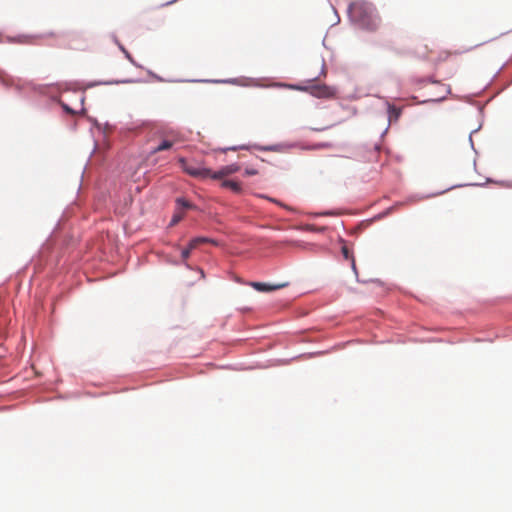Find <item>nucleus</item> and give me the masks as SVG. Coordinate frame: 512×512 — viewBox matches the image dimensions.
<instances>
[{
  "mask_svg": "<svg viewBox=\"0 0 512 512\" xmlns=\"http://www.w3.org/2000/svg\"><path fill=\"white\" fill-rule=\"evenodd\" d=\"M296 142H289V141H283V142H277V143H271L268 144L269 152H278L283 153L288 150H291L295 147H297Z\"/></svg>",
  "mask_w": 512,
  "mask_h": 512,
  "instance_id": "18",
  "label": "nucleus"
},
{
  "mask_svg": "<svg viewBox=\"0 0 512 512\" xmlns=\"http://www.w3.org/2000/svg\"><path fill=\"white\" fill-rule=\"evenodd\" d=\"M334 147V144L330 141H321L317 142L314 145V149L320 150V149H331Z\"/></svg>",
  "mask_w": 512,
  "mask_h": 512,
  "instance_id": "31",
  "label": "nucleus"
},
{
  "mask_svg": "<svg viewBox=\"0 0 512 512\" xmlns=\"http://www.w3.org/2000/svg\"><path fill=\"white\" fill-rule=\"evenodd\" d=\"M145 72L147 73L148 77L156 82H166V83H193V78H165L159 74H157L155 71H153L150 68H146L144 66Z\"/></svg>",
  "mask_w": 512,
  "mask_h": 512,
  "instance_id": "15",
  "label": "nucleus"
},
{
  "mask_svg": "<svg viewBox=\"0 0 512 512\" xmlns=\"http://www.w3.org/2000/svg\"><path fill=\"white\" fill-rule=\"evenodd\" d=\"M175 206L177 209H197V206L195 204L191 203L183 196H178L175 198Z\"/></svg>",
  "mask_w": 512,
  "mask_h": 512,
  "instance_id": "23",
  "label": "nucleus"
},
{
  "mask_svg": "<svg viewBox=\"0 0 512 512\" xmlns=\"http://www.w3.org/2000/svg\"><path fill=\"white\" fill-rule=\"evenodd\" d=\"M85 394L89 397L96 398V397L107 395V392H101V393L86 392Z\"/></svg>",
  "mask_w": 512,
  "mask_h": 512,
  "instance_id": "51",
  "label": "nucleus"
},
{
  "mask_svg": "<svg viewBox=\"0 0 512 512\" xmlns=\"http://www.w3.org/2000/svg\"><path fill=\"white\" fill-rule=\"evenodd\" d=\"M376 97L383 101L388 124L392 125L397 123L403 114L404 108L395 106L386 96L377 94Z\"/></svg>",
  "mask_w": 512,
  "mask_h": 512,
  "instance_id": "10",
  "label": "nucleus"
},
{
  "mask_svg": "<svg viewBox=\"0 0 512 512\" xmlns=\"http://www.w3.org/2000/svg\"><path fill=\"white\" fill-rule=\"evenodd\" d=\"M172 142L168 139H162L158 142V144L154 147L151 148L149 154L150 155H153L157 152H160V151H163V150H166L170 147H172Z\"/></svg>",
  "mask_w": 512,
  "mask_h": 512,
  "instance_id": "24",
  "label": "nucleus"
},
{
  "mask_svg": "<svg viewBox=\"0 0 512 512\" xmlns=\"http://www.w3.org/2000/svg\"><path fill=\"white\" fill-rule=\"evenodd\" d=\"M324 65H325V61H324V58H322V67H321V71H320V74L323 72L324 70Z\"/></svg>",
  "mask_w": 512,
  "mask_h": 512,
  "instance_id": "60",
  "label": "nucleus"
},
{
  "mask_svg": "<svg viewBox=\"0 0 512 512\" xmlns=\"http://www.w3.org/2000/svg\"><path fill=\"white\" fill-rule=\"evenodd\" d=\"M316 81V77L307 79L303 82H295V83H288V82H276L272 85V87L277 89H287V90H293V91H300L305 92L310 95V89L311 83Z\"/></svg>",
  "mask_w": 512,
  "mask_h": 512,
  "instance_id": "12",
  "label": "nucleus"
},
{
  "mask_svg": "<svg viewBox=\"0 0 512 512\" xmlns=\"http://www.w3.org/2000/svg\"><path fill=\"white\" fill-rule=\"evenodd\" d=\"M68 129L72 132H76L78 130V122L73 121L68 123Z\"/></svg>",
  "mask_w": 512,
  "mask_h": 512,
  "instance_id": "48",
  "label": "nucleus"
},
{
  "mask_svg": "<svg viewBox=\"0 0 512 512\" xmlns=\"http://www.w3.org/2000/svg\"><path fill=\"white\" fill-rule=\"evenodd\" d=\"M150 80L142 77L138 78H121V79H95V80H80L77 85L79 91L85 92L87 89H92L97 86H111L119 84H134V83H148Z\"/></svg>",
  "mask_w": 512,
  "mask_h": 512,
  "instance_id": "6",
  "label": "nucleus"
},
{
  "mask_svg": "<svg viewBox=\"0 0 512 512\" xmlns=\"http://www.w3.org/2000/svg\"><path fill=\"white\" fill-rule=\"evenodd\" d=\"M48 47H51V48H65L66 46L60 42V41H55L53 43H49L47 44Z\"/></svg>",
  "mask_w": 512,
  "mask_h": 512,
  "instance_id": "46",
  "label": "nucleus"
},
{
  "mask_svg": "<svg viewBox=\"0 0 512 512\" xmlns=\"http://www.w3.org/2000/svg\"><path fill=\"white\" fill-rule=\"evenodd\" d=\"M242 284L252 287L255 291H257L259 293H264V294L271 293V282L247 281V282H243Z\"/></svg>",
  "mask_w": 512,
  "mask_h": 512,
  "instance_id": "20",
  "label": "nucleus"
},
{
  "mask_svg": "<svg viewBox=\"0 0 512 512\" xmlns=\"http://www.w3.org/2000/svg\"><path fill=\"white\" fill-rule=\"evenodd\" d=\"M180 167L181 169L191 176H200L199 167L200 163H192L185 160V158H180Z\"/></svg>",
  "mask_w": 512,
  "mask_h": 512,
  "instance_id": "19",
  "label": "nucleus"
},
{
  "mask_svg": "<svg viewBox=\"0 0 512 512\" xmlns=\"http://www.w3.org/2000/svg\"><path fill=\"white\" fill-rule=\"evenodd\" d=\"M196 246H191V239L188 242L187 248H190V251L194 249Z\"/></svg>",
  "mask_w": 512,
  "mask_h": 512,
  "instance_id": "59",
  "label": "nucleus"
},
{
  "mask_svg": "<svg viewBox=\"0 0 512 512\" xmlns=\"http://www.w3.org/2000/svg\"><path fill=\"white\" fill-rule=\"evenodd\" d=\"M245 145H246L245 149L252 148V149H255V150L261 151V152H269L268 144L263 145L260 143H249V144H245Z\"/></svg>",
  "mask_w": 512,
  "mask_h": 512,
  "instance_id": "29",
  "label": "nucleus"
},
{
  "mask_svg": "<svg viewBox=\"0 0 512 512\" xmlns=\"http://www.w3.org/2000/svg\"><path fill=\"white\" fill-rule=\"evenodd\" d=\"M510 32H512V29H510V30H507V31H505V32L500 33V34H499V36H495V37H493V38H491V39H488V40L483 41V42H481V43L475 44V45H473V46H470V47H468V48H465V49H464V50H462V51H459V52L457 51V52H455V53H456V54H461V53H464V52H469V51H471V50H473V49H475V48H477V47H479V46H482V45H484V44H486V43H489V42H491V41H494V40H496L497 38H499V37H501V36H503V35H506V34H508V33H510Z\"/></svg>",
  "mask_w": 512,
  "mask_h": 512,
  "instance_id": "25",
  "label": "nucleus"
},
{
  "mask_svg": "<svg viewBox=\"0 0 512 512\" xmlns=\"http://www.w3.org/2000/svg\"><path fill=\"white\" fill-rule=\"evenodd\" d=\"M331 210H323V211H319V212H312V213H309V217L311 218H317V217H321V216H328V215H331Z\"/></svg>",
  "mask_w": 512,
  "mask_h": 512,
  "instance_id": "35",
  "label": "nucleus"
},
{
  "mask_svg": "<svg viewBox=\"0 0 512 512\" xmlns=\"http://www.w3.org/2000/svg\"><path fill=\"white\" fill-rule=\"evenodd\" d=\"M244 79L252 80V78H246V77H231V78H193L192 81H193V83L229 84V85L247 87V84L242 82Z\"/></svg>",
  "mask_w": 512,
  "mask_h": 512,
  "instance_id": "11",
  "label": "nucleus"
},
{
  "mask_svg": "<svg viewBox=\"0 0 512 512\" xmlns=\"http://www.w3.org/2000/svg\"><path fill=\"white\" fill-rule=\"evenodd\" d=\"M477 111H478V115H479V118H480V122H479V125L473 129L470 133H469V136H468V141H469V144H470V148L471 150L475 153V155H478L479 152L478 150L476 149L475 147V144H474V141H473V138H472V135L477 133L483 126V122H484V116H485V113H484V107L483 106H478L477 107Z\"/></svg>",
  "mask_w": 512,
  "mask_h": 512,
  "instance_id": "17",
  "label": "nucleus"
},
{
  "mask_svg": "<svg viewBox=\"0 0 512 512\" xmlns=\"http://www.w3.org/2000/svg\"><path fill=\"white\" fill-rule=\"evenodd\" d=\"M77 32L74 30H49L42 33H18L16 35L7 36L6 42L9 44H36L32 40L46 39V38H70L75 37Z\"/></svg>",
  "mask_w": 512,
  "mask_h": 512,
  "instance_id": "5",
  "label": "nucleus"
},
{
  "mask_svg": "<svg viewBox=\"0 0 512 512\" xmlns=\"http://www.w3.org/2000/svg\"><path fill=\"white\" fill-rule=\"evenodd\" d=\"M168 262H169L170 264L174 265V266H181V265H184L187 269L192 270L191 265H190L188 262L183 261V260H181V259H170Z\"/></svg>",
  "mask_w": 512,
  "mask_h": 512,
  "instance_id": "33",
  "label": "nucleus"
},
{
  "mask_svg": "<svg viewBox=\"0 0 512 512\" xmlns=\"http://www.w3.org/2000/svg\"><path fill=\"white\" fill-rule=\"evenodd\" d=\"M200 243H210L213 245L218 244V242L215 238L207 236V235H196L191 238V246H196Z\"/></svg>",
  "mask_w": 512,
  "mask_h": 512,
  "instance_id": "22",
  "label": "nucleus"
},
{
  "mask_svg": "<svg viewBox=\"0 0 512 512\" xmlns=\"http://www.w3.org/2000/svg\"><path fill=\"white\" fill-rule=\"evenodd\" d=\"M257 174H258V170L254 167H246L242 173V175L244 177H251V176H255Z\"/></svg>",
  "mask_w": 512,
  "mask_h": 512,
  "instance_id": "34",
  "label": "nucleus"
},
{
  "mask_svg": "<svg viewBox=\"0 0 512 512\" xmlns=\"http://www.w3.org/2000/svg\"><path fill=\"white\" fill-rule=\"evenodd\" d=\"M310 96L317 99H331L337 96L338 87L336 85L329 84H321V83H311Z\"/></svg>",
  "mask_w": 512,
  "mask_h": 512,
  "instance_id": "9",
  "label": "nucleus"
},
{
  "mask_svg": "<svg viewBox=\"0 0 512 512\" xmlns=\"http://www.w3.org/2000/svg\"><path fill=\"white\" fill-rule=\"evenodd\" d=\"M389 49L397 55H408L411 53V51L407 49H398L395 47H390Z\"/></svg>",
  "mask_w": 512,
  "mask_h": 512,
  "instance_id": "40",
  "label": "nucleus"
},
{
  "mask_svg": "<svg viewBox=\"0 0 512 512\" xmlns=\"http://www.w3.org/2000/svg\"><path fill=\"white\" fill-rule=\"evenodd\" d=\"M190 253H191L190 248L185 247V248L181 249L180 256L182 259H186L190 255Z\"/></svg>",
  "mask_w": 512,
  "mask_h": 512,
  "instance_id": "45",
  "label": "nucleus"
},
{
  "mask_svg": "<svg viewBox=\"0 0 512 512\" xmlns=\"http://www.w3.org/2000/svg\"><path fill=\"white\" fill-rule=\"evenodd\" d=\"M349 109L351 110V113H352V115H354V116L358 113V109H357V107H355V106H352V107H350Z\"/></svg>",
  "mask_w": 512,
  "mask_h": 512,
  "instance_id": "57",
  "label": "nucleus"
},
{
  "mask_svg": "<svg viewBox=\"0 0 512 512\" xmlns=\"http://www.w3.org/2000/svg\"><path fill=\"white\" fill-rule=\"evenodd\" d=\"M241 164L238 162H232L226 165L220 166L212 175V179H218L226 175H230L240 171Z\"/></svg>",
  "mask_w": 512,
  "mask_h": 512,
  "instance_id": "16",
  "label": "nucleus"
},
{
  "mask_svg": "<svg viewBox=\"0 0 512 512\" xmlns=\"http://www.w3.org/2000/svg\"><path fill=\"white\" fill-rule=\"evenodd\" d=\"M390 126H391V125H389V124H388V125L386 126V128H385V129L380 133V135H379V138H380V139H382V138L387 134V132H388L389 127H390Z\"/></svg>",
  "mask_w": 512,
  "mask_h": 512,
  "instance_id": "54",
  "label": "nucleus"
},
{
  "mask_svg": "<svg viewBox=\"0 0 512 512\" xmlns=\"http://www.w3.org/2000/svg\"><path fill=\"white\" fill-rule=\"evenodd\" d=\"M410 81L413 84L419 85V86H422V85H425V84H436V85H441L442 87L445 88V94L444 95L439 96V97H435V98H426V99L420 100V101H418L419 105L440 104L443 101H445L447 95L451 94V86L440 83V81L437 80L432 75H430V76H417V75H413V76H411Z\"/></svg>",
  "mask_w": 512,
  "mask_h": 512,
  "instance_id": "7",
  "label": "nucleus"
},
{
  "mask_svg": "<svg viewBox=\"0 0 512 512\" xmlns=\"http://www.w3.org/2000/svg\"><path fill=\"white\" fill-rule=\"evenodd\" d=\"M109 37L111 41L117 46L119 51L123 54L124 58L135 68L138 69H144V66L139 63L133 55L129 52V50L122 44V42L119 40L118 36L115 32H110Z\"/></svg>",
  "mask_w": 512,
  "mask_h": 512,
  "instance_id": "13",
  "label": "nucleus"
},
{
  "mask_svg": "<svg viewBox=\"0 0 512 512\" xmlns=\"http://www.w3.org/2000/svg\"><path fill=\"white\" fill-rule=\"evenodd\" d=\"M71 272V266L68 259L64 258L59 252L52 251L45 260V266L42 275L41 287L47 293L49 303H45L37 315V322L42 323L46 327H50L53 323L51 315V307L55 300L65 290V282L67 276Z\"/></svg>",
  "mask_w": 512,
  "mask_h": 512,
  "instance_id": "1",
  "label": "nucleus"
},
{
  "mask_svg": "<svg viewBox=\"0 0 512 512\" xmlns=\"http://www.w3.org/2000/svg\"><path fill=\"white\" fill-rule=\"evenodd\" d=\"M360 98V95L357 93V89H355L352 93L346 96L348 101H356Z\"/></svg>",
  "mask_w": 512,
  "mask_h": 512,
  "instance_id": "42",
  "label": "nucleus"
},
{
  "mask_svg": "<svg viewBox=\"0 0 512 512\" xmlns=\"http://www.w3.org/2000/svg\"><path fill=\"white\" fill-rule=\"evenodd\" d=\"M473 167H474V171H475L476 173H478V171H477V163H476V159H474V160H473Z\"/></svg>",
  "mask_w": 512,
  "mask_h": 512,
  "instance_id": "58",
  "label": "nucleus"
},
{
  "mask_svg": "<svg viewBox=\"0 0 512 512\" xmlns=\"http://www.w3.org/2000/svg\"><path fill=\"white\" fill-rule=\"evenodd\" d=\"M245 148H246V145L245 144H241V145L222 147V148H219V150L221 152H227L229 150H237V149H245Z\"/></svg>",
  "mask_w": 512,
  "mask_h": 512,
  "instance_id": "38",
  "label": "nucleus"
},
{
  "mask_svg": "<svg viewBox=\"0 0 512 512\" xmlns=\"http://www.w3.org/2000/svg\"><path fill=\"white\" fill-rule=\"evenodd\" d=\"M179 0H169V1H166L164 3H161L157 6V8H164V7H167V6H170L176 2H178Z\"/></svg>",
  "mask_w": 512,
  "mask_h": 512,
  "instance_id": "50",
  "label": "nucleus"
},
{
  "mask_svg": "<svg viewBox=\"0 0 512 512\" xmlns=\"http://www.w3.org/2000/svg\"><path fill=\"white\" fill-rule=\"evenodd\" d=\"M220 368L221 369H228V370H235V371L245 369L242 366L239 367V365H237V364H225V365H221Z\"/></svg>",
  "mask_w": 512,
  "mask_h": 512,
  "instance_id": "39",
  "label": "nucleus"
},
{
  "mask_svg": "<svg viewBox=\"0 0 512 512\" xmlns=\"http://www.w3.org/2000/svg\"><path fill=\"white\" fill-rule=\"evenodd\" d=\"M80 83V80H65L43 84L35 83V86H44V89L42 91L44 92L43 94H58L61 97L66 92H78L79 88L77 87V85H79Z\"/></svg>",
  "mask_w": 512,
  "mask_h": 512,
  "instance_id": "8",
  "label": "nucleus"
},
{
  "mask_svg": "<svg viewBox=\"0 0 512 512\" xmlns=\"http://www.w3.org/2000/svg\"><path fill=\"white\" fill-rule=\"evenodd\" d=\"M380 149H381V145H380V143H379V142H375V143L373 144V150H374V151H379Z\"/></svg>",
  "mask_w": 512,
  "mask_h": 512,
  "instance_id": "56",
  "label": "nucleus"
},
{
  "mask_svg": "<svg viewBox=\"0 0 512 512\" xmlns=\"http://www.w3.org/2000/svg\"><path fill=\"white\" fill-rule=\"evenodd\" d=\"M221 186L223 188H229L234 192H240V190H241L240 184L238 182H236L234 180H230V179H226V180L222 181Z\"/></svg>",
  "mask_w": 512,
  "mask_h": 512,
  "instance_id": "26",
  "label": "nucleus"
},
{
  "mask_svg": "<svg viewBox=\"0 0 512 512\" xmlns=\"http://www.w3.org/2000/svg\"><path fill=\"white\" fill-rule=\"evenodd\" d=\"M356 281L358 283H363V284H367V283H375L377 284L378 286H384V282L380 279V278H369V279H364V278H360L359 275L356 276Z\"/></svg>",
  "mask_w": 512,
  "mask_h": 512,
  "instance_id": "28",
  "label": "nucleus"
},
{
  "mask_svg": "<svg viewBox=\"0 0 512 512\" xmlns=\"http://www.w3.org/2000/svg\"><path fill=\"white\" fill-rule=\"evenodd\" d=\"M255 87H259V88H267L268 86L266 85H261V84H256Z\"/></svg>",
  "mask_w": 512,
  "mask_h": 512,
  "instance_id": "62",
  "label": "nucleus"
},
{
  "mask_svg": "<svg viewBox=\"0 0 512 512\" xmlns=\"http://www.w3.org/2000/svg\"><path fill=\"white\" fill-rule=\"evenodd\" d=\"M336 125H337L336 123H333V124H330V125H327L324 127H309L308 129L313 132H323V131L333 128Z\"/></svg>",
  "mask_w": 512,
  "mask_h": 512,
  "instance_id": "36",
  "label": "nucleus"
},
{
  "mask_svg": "<svg viewBox=\"0 0 512 512\" xmlns=\"http://www.w3.org/2000/svg\"><path fill=\"white\" fill-rule=\"evenodd\" d=\"M182 216L178 213H174L170 219L169 226L177 224L181 220Z\"/></svg>",
  "mask_w": 512,
  "mask_h": 512,
  "instance_id": "41",
  "label": "nucleus"
},
{
  "mask_svg": "<svg viewBox=\"0 0 512 512\" xmlns=\"http://www.w3.org/2000/svg\"><path fill=\"white\" fill-rule=\"evenodd\" d=\"M325 353H326V351H315V352L301 353V354H298V355L293 356L291 358L281 359L280 361L282 363H284V364H289L290 362H292L293 360H296V359L313 358L315 356L323 355Z\"/></svg>",
  "mask_w": 512,
  "mask_h": 512,
  "instance_id": "21",
  "label": "nucleus"
},
{
  "mask_svg": "<svg viewBox=\"0 0 512 512\" xmlns=\"http://www.w3.org/2000/svg\"><path fill=\"white\" fill-rule=\"evenodd\" d=\"M290 285V282L289 281H285V282H279V283H272L271 282V293L277 291V290H280V289H283V288H286Z\"/></svg>",
  "mask_w": 512,
  "mask_h": 512,
  "instance_id": "32",
  "label": "nucleus"
},
{
  "mask_svg": "<svg viewBox=\"0 0 512 512\" xmlns=\"http://www.w3.org/2000/svg\"><path fill=\"white\" fill-rule=\"evenodd\" d=\"M506 65V62H504L498 69L497 71L492 75V77L489 79V81L484 85V87L480 90L483 91L485 90L489 85L490 83L494 80V78L498 75V73L503 69V67Z\"/></svg>",
  "mask_w": 512,
  "mask_h": 512,
  "instance_id": "37",
  "label": "nucleus"
},
{
  "mask_svg": "<svg viewBox=\"0 0 512 512\" xmlns=\"http://www.w3.org/2000/svg\"><path fill=\"white\" fill-rule=\"evenodd\" d=\"M340 106L342 107V109H349V108H350V106H348V105H344V104H342V103H340Z\"/></svg>",
  "mask_w": 512,
  "mask_h": 512,
  "instance_id": "61",
  "label": "nucleus"
},
{
  "mask_svg": "<svg viewBox=\"0 0 512 512\" xmlns=\"http://www.w3.org/2000/svg\"><path fill=\"white\" fill-rule=\"evenodd\" d=\"M0 83L7 89H14L18 96L40 111L50 112L55 106H59L64 114H78V111L70 104L64 102L60 98V95L43 94L44 86H35V82L33 81L16 83V81L11 78L9 80L2 79Z\"/></svg>",
  "mask_w": 512,
  "mask_h": 512,
  "instance_id": "2",
  "label": "nucleus"
},
{
  "mask_svg": "<svg viewBox=\"0 0 512 512\" xmlns=\"http://www.w3.org/2000/svg\"><path fill=\"white\" fill-rule=\"evenodd\" d=\"M501 317H502L505 321H511V320H512V313H508V312H501Z\"/></svg>",
  "mask_w": 512,
  "mask_h": 512,
  "instance_id": "52",
  "label": "nucleus"
},
{
  "mask_svg": "<svg viewBox=\"0 0 512 512\" xmlns=\"http://www.w3.org/2000/svg\"><path fill=\"white\" fill-rule=\"evenodd\" d=\"M331 7H332L334 15L336 17V21L332 24V26H334V25H337L340 22V16H339L337 10L335 9V7L333 5H331Z\"/></svg>",
  "mask_w": 512,
  "mask_h": 512,
  "instance_id": "53",
  "label": "nucleus"
},
{
  "mask_svg": "<svg viewBox=\"0 0 512 512\" xmlns=\"http://www.w3.org/2000/svg\"><path fill=\"white\" fill-rule=\"evenodd\" d=\"M200 273H201V277L204 278L205 277V273L203 270H200Z\"/></svg>",
  "mask_w": 512,
  "mask_h": 512,
  "instance_id": "64",
  "label": "nucleus"
},
{
  "mask_svg": "<svg viewBox=\"0 0 512 512\" xmlns=\"http://www.w3.org/2000/svg\"><path fill=\"white\" fill-rule=\"evenodd\" d=\"M349 23L362 31L376 32L382 23L377 7L368 0L350 1L346 8Z\"/></svg>",
  "mask_w": 512,
  "mask_h": 512,
  "instance_id": "3",
  "label": "nucleus"
},
{
  "mask_svg": "<svg viewBox=\"0 0 512 512\" xmlns=\"http://www.w3.org/2000/svg\"><path fill=\"white\" fill-rule=\"evenodd\" d=\"M488 182H493V183H497V184L503 185V186L508 187V188H512V180H496L494 178L487 177L485 182L457 183V184H453V185H451V186H449V187H447V188H445L443 190L431 192V193H428V194L414 193V194L409 195L406 198L405 202L406 203H413V202L418 201V200L434 198V197L443 195V194H445V193H447V192H449L451 190L458 189V188H463V187H486Z\"/></svg>",
  "mask_w": 512,
  "mask_h": 512,
  "instance_id": "4",
  "label": "nucleus"
},
{
  "mask_svg": "<svg viewBox=\"0 0 512 512\" xmlns=\"http://www.w3.org/2000/svg\"><path fill=\"white\" fill-rule=\"evenodd\" d=\"M270 200H271L272 202L277 203L279 206L284 207L287 211H289V212H294V209H292V208H290V207H288V206L284 205L281 201L276 200V199H273V198H270Z\"/></svg>",
  "mask_w": 512,
  "mask_h": 512,
  "instance_id": "49",
  "label": "nucleus"
},
{
  "mask_svg": "<svg viewBox=\"0 0 512 512\" xmlns=\"http://www.w3.org/2000/svg\"><path fill=\"white\" fill-rule=\"evenodd\" d=\"M199 172L200 176L212 178V175L214 174L215 171H213L210 167L200 163Z\"/></svg>",
  "mask_w": 512,
  "mask_h": 512,
  "instance_id": "30",
  "label": "nucleus"
},
{
  "mask_svg": "<svg viewBox=\"0 0 512 512\" xmlns=\"http://www.w3.org/2000/svg\"><path fill=\"white\" fill-rule=\"evenodd\" d=\"M350 266H351V270L353 271L355 277L358 276L359 273H358V269H357L356 261H355L354 257L351 258Z\"/></svg>",
  "mask_w": 512,
  "mask_h": 512,
  "instance_id": "44",
  "label": "nucleus"
},
{
  "mask_svg": "<svg viewBox=\"0 0 512 512\" xmlns=\"http://www.w3.org/2000/svg\"><path fill=\"white\" fill-rule=\"evenodd\" d=\"M341 254H342V256H343V258H344L345 260H349V261H351V258H352V257H350V255H349V251H348V249H347L346 247H342V249H341Z\"/></svg>",
  "mask_w": 512,
  "mask_h": 512,
  "instance_id": "47",
  "label": "nucleus"
},
{
  "mask_svg": "<svg viewBox=\"0 0 512 512\" xmlns=\"http://www.w3.org/2000/svg\"><path fill=\"white\" fill-rule=\"evenodd\" d=\"M85 100H86V96H85V92H83V95L81 96L80 98V105H81V108L78 111V113H82V112H85L86 111V107H85Z\"/></svg>",
  "mask_w": 512,
  "mask_h": 512,
  "instance_id": "43",
  "label": "nucleus"
},
{
  "mask_svg": "<svg viewBox=\"0 0 512 512\" xmlns=\"http://www.w3.org/2000/svg\"><path fill=\"white\" fill-rule=\"evenodd\" d=\"M400 206H402V202H395L391 206L385 208L383 211L378 213L375 216V218L381 219V218L387 217L388 215H390L394 211L395 207H400Z\"/></svg>",
  "mask_w": 512,
  "mask_h": 512,
  "instance_id": "27",
  "label": "nucleus"
},
{
  "mask_svg": "<svg viewBox=\"0 0 512 512\" xmlns=\"http://www.w3.org/2000/svg\"><path fill=\"white\" fill-rule=\"evenodd\" d=\"M307 229L313 230V231H318V232H321L323 230L322 228L321 229H316L313 224L307 225Z\"/></svg>",
  "mask_w": 512,
  "mask_h": 512,
  "instance_id": "55",
  "label": "nucleus"
},
{
  "mask_svg": "<svg viewBox=\"0 0 512 512\" xmlns=\"http://www.w3.org/2000/svg\"><path fill=\"white\" fill-rule=\"evenodd\" d=\"M419 58L422 59V60H426L427 59L426 55H421V56H419Z\"/></svg>",
  "mask_w": 512,
  "mask_h": 512,
  "instance_id": "63",
  "label": "nucleus"
},
{
  "mask_svg": "<svg viewBox=\"0 0 512 512\" xmlns=\"http://www.w3.org/2000/svg\"><path fill=\"white\" fill-rule=\"evenodd\" d=\"M87 120L90 122V128H89V133L92 137V140H93V149L91 150L90 154H89V157L87 159V161H89V159L91 158V156L93 155V153L95 152L96 150V139H95V136H94V128H98L101 130L102 134L105 135V127H101V123L98 121V119L94 116H91V115H88L87 116ZM87 164L88 162H86L84 168H83V171L81 173V177H80V180H82L83 178V174H84V171L87 167Z\"/></svg>",
  "mask_w": 512,
  "mask_h": 512,
  "instance_id": "14",
  "label": "nucleus"
}]
</instances>
